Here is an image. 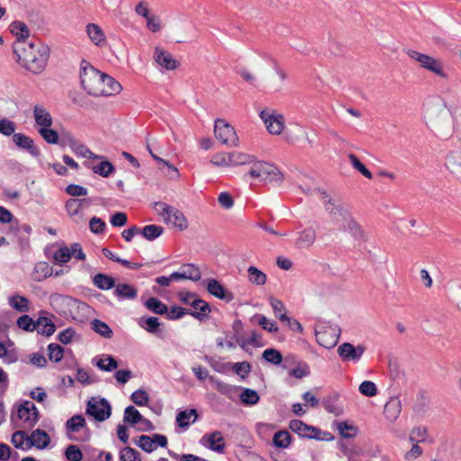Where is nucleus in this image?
Returning <instances> with one entry per match:
<instances>
[{"label": "nucleus", "instance_id": "nucleus-1", "mask_svg": "<svg viewBox=\"0 0 461 461\" xmlns=\"http://www.w3.org/2000/svg\"><path fill=\"white\" fill-rule=\"evenodd\" d=\"M424 119L427 126L440 138H448L454 131L453 117L447 110L446 102L438 95L425 101Z\"/></svg>", "mask_w": 461, "mask_h": 461}, {"label": "nucleus", "instance_id": "nucleus-2", "mask_svg": "<svg viewBox=\"0 0 461 461\" xmlns=\"http://www.w3.org/2000/svg\"><path fill=\"white\" fill-rule=\"evenodd\" d=\"M14 53L17 57V61L27 70L40 74L47 65L50 49L41 42L36 44L25 41H16L14 44Z\"/></svg>", "mask_w": 461, "mask_h": 461}, {"label": "nucleus", "instance_id": "nucleus-3", "mask_svg": "<svg viewBox=\"0 0 461 461\" xmlns=\"http://www.w3.org/2000/svg\"><path fill=\"white\" fill-rule=\"evenodd\" d=\"M103 78L104 73L95 69L86 60L81 62L80 82L88 95L93 96H102L104 95Z\"/></svg>", "mask_w": 461, "mask_h": 461}, {"label": "nucleus", "instance_id": "nucleus-4", "mask_svg": "<svg viewBox=\"0 0 461 461\" xmlns=\"http://www.w3.org/2000/svg\"><path fill=\"white\" fill-rule=\"evenodd\" d=\"M248 174L253 178L273 185H279L284 180L281 171L276 166L265 161L255 160Z\"/></svg>", "mask_w": 461, "mask_h": 461}, {"label": "nucleus", "instance_id": "nucleus-5", "mask_svg": "<svg viewBox=\"0 0 461 461\" xmlns=\"http://www.w3.org/2000/svg\"><path fill=\"white\" fill-rule=\"evenodd\" d=\"M315 192L320 194L321 199L324 200V209L329 214L330 221L339 225V228L352 216L350 211L345 205L336 203L334 199L329 196L325 190L317 188Z\"/></svg>", "mask_w": 461, "mask_h": 461}, {"label": "nucleus", "instance_id": "nucleus-6", "mask_svg": "<svg viewBox=\"0 0 461 461\" xmlns=\"http://www.w3.org/2000/svg\"><path fill=\"white\" fill-rule=\"evenodd\" d=\"M405 53L411 59L417 61L422 68L436 74L441 78H447V75L443 70V65L438 59L414 50H407Z\"/></svg>", "mask_w": 461, "mask_h": 461}, {"label": "nucleus", "instance_id": "nucleus-7", "mask_svg": "<svg viewBox=\"0 0 461 461\" xmlns=\"http://www.w3.org/2000/svg\"><path fill=\"white\" fill-rule=\"evenodd\" d=\"M86 412L96 421L102 422L110 418L112 407L105 398L92 397L87 402Z\"/></svg>", "mask_w": 461, "mask_h": 461}, {"label": "nucleus", "instance_id": "nucleus-8", "mask_svg": "<svg viewBox=\"0 0 461 461\" xmlns=\"http://www.w3.org/2000/svg\"><path fill=\"white\" fill-rule=\"evenodd\" d=\"M214 135L222 144L231 147L239 145V137L234 128L222 119L215 120Z\"/></svg>", "mask_w": 461, "mask_h": 461}, {"label": "nucleus", "instance_id": "nucleus-9", "mask_svg": "<svg viewBox=\"0 0 461 461\" xmlns=\"http://www.w3.org/2000/svg\"><path fill=\"white\" fill-rule=\"evenodd\" d=\"M289 428L295 433H297L300 437H304L308 438H315L321 440H330L333 437L330 436V433L324 432L325 437H321V430L318 428L310 426L303 422L299 420H293L289 423Z\"/></svg>", "mask_w": 461, "mask_h": 461}, {"label": "nucleus", "instance_id": "nucleus-10", "mask_svg": "<svg viewBox=\"0 0 461 461\" xmlns=\"http://www.w3.org/2000/svg\"><path fill=\"white\" fill-rule=\"evenodd\" d=\"M259 116L270 134L279 135L283 131L285 118L282 114H277L274 110H262Z\"/></svg>", "mask_w": 461, "mask_h": 461}, {"label": "nucleus", "instance_id": "nucleus-11", "mask_svg": "<svg viewBox=\"0 0 461 461\" xmlns=\"http://www.w3.org/2000/svg\"><path fill=\"white\" fill-rule=\"evenodd\" d=\"M18 418L23 421V429H32L39 420V411L35 404L26 401L18 408Z\"/></svg>", "mask_w": 461, "mask_h": 461}, {"label": "nucleus", "instance_id": "nucleus-12", "mask_svg": "<svg viewBox=\"0 0 461 461\" xmlns=\"http://www.w3.org/2000/svg\"><path fill=\"white\" fill-rule=\"evenodd\" d=\"M444 165L448 173L461 183V148L449 150L445 157Z\"/></svg>", "mask_w": 461, "mask_h": 461}, {"label": "nucleus", "instance_id": "nucleus-13", "mask_svg": "<svg viewBox=\"0 0 461 461\" xmlns=\"http://www.w3.org/2000/svg\"><path fill=\"white\" fill-rule=\"evenodd\" d=\"M365 350L366 348L363 345H357L355 347L349 342H344L338 347L337 352L344 362L351 361L357 363L362 357Z\"/></svg>", "mask_w": 461, "mask_h": 461}, {"label": "nucleus", "instance_id": "nucleus-14", "mask_svg": "<svg viewBox=\"0 0 461 461\" xmlns=\"http://www.w3.org/2000/svg\"><path fill=\"white\" fill-rule=\"evenodd\" d=\"M339 229L343 231L348 232L352 239L359 244L367 240L366 233L353 216L348 219V221L342 224Z\"/></svg>", "mask_w": 461, "mask_h": 461}, {"label": "nucleus", "instance_id": "nucleus-15", "mask_svg": "<svg viewBox=\"0 0 461 461\" xmlns=\"http://www.w3.org/2000/svg\"><path fill=\"white\" fill-rule=\"evenodd\" d=\"M13 141L18 148L27 150L32 157L38 158L41 156V150L35 146L33 140L25 134L14 133Z\"/></svg>", "mask_w": 461, "mask_h": 461}, {"label": "nucleus", "instance_id": "nucleus-16", "mask_svg": "<svg viewBox=\"0 0 461 461\" xmlns=\"http://www.w3.org/2000/svg\"><path fill=\"white\" fill-rule=\"evenodd\" d=\"M206 288L210 294L227 303L231 302L234 299V294L230 291L227 290L216 279H210L207 283Z\"/></svg>", "mask_w": 461, "mask_h": 461}, {"label": "nucleus", "instance_id": "nucleus-17", "mask_svg": "<svg viewBox=\"0 0 461 461\" xmlns=\"http://www.w3.org/2000/svg\"><path fill=\"white\" fill-rule=\"evenodd\" d=\"M154 59L158 65L167 70H173L178 68L179 62L173 56L159 47H156L154 50Z\"/></svg>", "mask_w": 461, "mask_h": 461}, {"label": "nucleus", "instance_id": "nucleus-18", "mask_svg": "<svg viewBox=\"0 0 461 461\" xmlns=\"http://www.w3.org/2000/svg\"><path fill=\"white\" fill-rule=\"evenodd\" d=\"M50 443V438L45 430L37 429L28 438V443L26 444V449L31 448L32 447H35L38 449L46 448Z\"/></svg>", "mask_w": 461, "mask_h": 461}, {"label": "nucleus", "instance_id": "nucleus-19", "mask_svg": "<svg viewBox=\"0 0 461 461\" xmlns=\"http://www.w3.org/2000/svg\"><path fill=\"white\" fill-rule=\"evenodd\" d=\"M83 203V201H79V198H70L65 203L68 216L77 224L84 221Z\"/></svg>", "mask_w": 461, "mask_h": 461}, {"label": "nucleus", "instance_id": "nucleus-20", "mask_svg": "<svg viewBox=\"0 0 461 461\" xmlns=\"http://www.w3.org/2000/svg\"><path fill=\"white\" fill-rule=\"evenodd\" d=\"M47 312H41L40 316L36 320V330L41 335L50 337L56 330V325L52 320L46 315Z\"/></svg>", "mask_w": 461, "mask_h": 461}, {"label": "nucleus", "instance_id": "nucleus-21", "mask_svg": "<svg viewBox=\"0 0 461 461\" xmlns=\"http://www.w3.org/2000/svg\"><path fill=\"white\" fill-rule=\"evenodd\" d=\"M202 443L210 449L221 453L225 447L224 438L220 431L206 434L202 438Z\"/></svg>", "mask_w": 461, "mask_h": 461}, {"label": "nucleus", "instance_id": "nucleus-22", "mask_svg": "<svg viewBox=\"0 0 461 461\" xmlns=\"http://www.w3.org/2000/svg\"><path fill=\"white\" fill-rule=\"evenodd\" d=\"M190 305L195 310V311H190L187 310V314L193 316L194 318L203 321L208 316V313L211 312V306L208 303L202 299H194Z\"/></svg>", "mask_w": 461, "mask_h": 461}, {"label": "nucleus", "instance_id": "nucleus-23", "mask_svg": "<svg viewBox=\"0 0 461 461\" xmlns=\"http://www.w3.org/2000/svg\"><path fill=\"white\" fill-rule=\"evenodd\" d=\"M402 411V403L397 396H392L384 405V415L390 422H394Z\"/></svg>", "mask_w": 461, "mask_h": 461}, {"label": "nucleus", "instance_id": "nucleus-24", "mask_svg": "<svg viewBox=\"0 0 461 461\" xmlns=\"http://www.w3.org/2000/svg\"><path fill=\"white\" fill-rule=\"evenodd\" d=\"M33 116L36 123L41 128L50 127L52 124V117L50 113L41 105H35L33 108Z\"/></svg>", "mask_w": 461, "mask_h": 461}, {"label": "nucleus", "instance_id": "nucleus-25", "mask_svg": "<svg viewBox=\"0 0 461 461\" xmlns=\"http://www.w3.org/2000/svg\"><path fill=\"white\" fill-rule=\"evenodd\" d=\"M316 240V232L312 228H306L299 233L295 245L300 249L310 248Z\"/></svg>", "mask_w": 461, "mask_h": 461}, {"label": "nucleus", "instance_id": "nucleus-26", "mask_svg": "<svg viewBox=\"0 0 461 461\" xmlns=\"http://www.w3.org/2000/svg\"><path fill=\"white\" fill-rule=\"evenodd\" d=\"M102 83L104 86V95H102V96H109L119 94L122 89L121 84L118 81L104 73Z\"/></svg>", "mask_w": 461, "mask_h": 461}, {"label": "nucleus", "instance_id": "nucleus-27", "mask_svg": "<svg viewBox=\"0 0 461 461\" xmlns=\"http://www.w3.org/2000/svg\"><path fill=\"white\" fill-rule=\"evenodd\" d=\"M86 33L91 41L97 46H102L105 42V36L102 28L95 23L86 25Z\"/></svg>", "mask_w": 461, "mask_h": 461}, {"label": "nucleus", "instance_id": "nucleus-28", "mask_svg": "<svg viewBox=\"0 0 461 461\" xmlns=\"http://www.w3.org/2000/svg\"><path fill=\"white\" fill-rule=\"evenodd\" d=\"M113 294L120 299L131 300L137 297V289L128 284H118Z\"/></svg>", "mask_w": 461, "mask_h": 461}, {"label": "nucleus", "instance_id": "nucleus-29", "mask_svg": "<svg viewBox=\"0 0 461 461\" xmlns=\"http://www.w3.org/2000/svg\"><path fill=\"white\" fill-rule=\"evenodd\" d=\"M256 158L254 156L241 153V152H230V166H240V165H252Z\"/></svg>", "mask_w": 461, "mask_h": 461}, {"label": "nucleus", "instance_id": "nucleus-30", "mask_svg": "<svg viewBox=\"0 0 461 461\" xmlns=\"http://www.w3.org/2000/svg\"><path fill=\"white\" fill-rule=\"evenodd\" d=\"M209 380L214 384L215 389L219 393L228 396L229 398H231L232 394L239 390V387L221 382L214 376H210Z\"/></svg>", "mask_w": 461, "mask_h": 461}, {"label": "nucleus", "instance_id": "nucleus-31", "mask_svg": "<svg viewBox=\"0 0 461 461\" xmlns=\"http://www.w3.org/2000/svg\"><path fill=\"white\" fill-rule=\"evenodd\" d=\"M86 427V422L83 415L76 414L68 419L66 422V429L68 432H78Z\"/></svg>", "mask_w": 461, "mask_h": 461}, {"label": "nucleus", "instance_id": "nucleus-32", "mask_svg": "<svg viewBox=\"0 0 461 461\" xmlns=\"http://www.w3.org/2000/svg\"><path fill=\"white\" fill-rule=\"evenodd\" d=\"M249 281L256 285H264L267 283V277L265 273L258 267L250 266L248 270Z\"/></svg>", "mask_w": 461, "mask_h": 461}, {"label": "nucleus", "instance_id": "nucleus-33", "mask_svg": "<svg viewBox=\"0 0 461 461\" xmlns=\"http://www.w3.org/2000/svg\"><path fill=\"white\" fill-rule=\"evenodd\" d=\"M10 32L17 37V41H25L29 37V29L23 22L14 21L10 24Z\"/></svg>", "mask_w": 461, "mask_h": 461}, {"label": "nucleus", "instance_id": "nucleus-34", "mask_svg": "<svg viewBox=\"0 0 461 461\" xmlns=\"http://www.w3.org/2000/svg\"><path fill=\"white\" fill-rule=\"evenodd\" d=\"M94 285L101 290H109L115 286L114 279L105 274H96L93 278Z\"/></svg>", "mask_w": 461, "mask_h": 461}, {"label": "nucleus", "instance_id": "nucleus-35", "mask_svg": "<svg viewBox=\"0 0 461 461\" xmlns=\"http://www.w3.org/2000/svg\"><path fill=\"white\" fill-rule=\"evenodd\" d=\"M144 304L147 309L156 314L162 315L168 312L167 306L156 297H150L145 302Z\"/></svg>", "mask_w": 461, "mask_h": 461}, {"label": "nucleus", "instance_id": "nucleus-36", "mask_svg": "<svg viewBox=\"0 0 461 461\" xmlns=\"http://www.w3.org/2000/svg\"><path fill=\"white\" fill-rule=\"evenodd\" d=\"M139 325L144 330H146L148 332L157 334L161 323L159 322V320L157 317H141L139 321Z\"/></svg>", "mask_w": 461, "mask_h": 461}, {"label": "nucleus", "instance_id": "nucleus-37", "mask_svg": "<svg viewBox=\"0 0 461 461\" xmlns=\"http://www.w3.org/2000/svg\"><path fill=\"white\" fill-rule=\"evenodd\" d=\"M170 219L174 227L179 229L180 230H184L187 228V220L185 217L184 213L176 208H173L172 212H170Z\"/></svg>", "mask_w": 461, "mask_h": 461}, {"label": "nucleus", "instance_id": "nucleus-38", "mask_svg": "<svg viewBox=\"0 0 461 461\" xmlns=\"http://www.w3.org/2000/svg\"><path fill=\"white\" fill-rule=\"evenodd\" d=\"M9 304L12 308L20 312H26L29 311V301L24 296L13 295L8 299Z\"/></svg>", "mask_w": 461, "mask_h": 461}, {"label": "nucleus", "instance_id": "nucleus-39", "mask_svg": "<svg viewBox=\"0 0 461 461\" xmlns=\"http://www.w3.org/2000/svg\"><path fill=\"white\" fill-rule=\"evenodd\" d=\"M91 328L92 330L98 333L100 336L110 339L113 336V330L104 321L95 319L91 321Z\"/></svg>", "mask_w": 461, "mask_h": 461}, {"label": "nucleus", "instance_id": "nucleus-40", "mask_svg": "<svg viewBox=\"0 0 461 461\" xmlns=\"http://www.w3.org/2000/svg\"><path fill=\"white\" fill-rule=\"evenodd\" d=\"M34 280L41 281L53 275L52 267L46 262H40L35 266Z\"/></svg>", "mask_w": 461, "mask_h": 461}, {"label": "nucleus", "instance_id": "nucleus-41", "mask_svg": "<svg viewBox=\"0 0 461 461\" xmlns=\"http://www.w3.org/2000/svg\"><path fill=\"white\" fill-rule=\"evenodd\" d=\"M192 416H194V419L192 422H194L195 419L197 418V411L195 409H190L186 411H181L176 415V422L179 427L181 428H186L190 425L191 421L190 419Z\"/></svg>", "mask_w": 461, "mask_h": 461}, {"label": "nucleus", "instance_id": "nucleus-42", "mask_svg": "<svg viewBox=\"0 0 461 461\" xmlns=\"http://www.w3.org/2000/svg\"><path fill=\"white\" fill-rule=\"evenodd\" d=\"M273 443L276 447L286 448L291 444V435L286 430H279L273 437Z\"/></svg>", "mask_w": 461, "mask_h": 461}, {"label": "nucleus", "instance_id": "nucleus-43", "mask_svg": "<svg viewBox=\"0 0 461 461\" xmlns=\"http://www.w3.org/2000/svg\"><path fill=\"white\" fill-rule=\"evenodd\" d=\"M164 232V228L159 225L150 224L142 228V237L147 240H154Z\"/></svg>", "mask_w": 461, "mask_h": 461}, {"label": "nucleus", "instance_id": "nucleus-44", "mask_svg": "<svg viewBox=\"0 0 461 461\" xmlns=\"http://www.w3.org/2000/svg\"><path fill=\"white\" fill-rule=\"evenodd\" d=\"M142 420V415L135 407L131 405L125 408L123 416L124 422L135 425L140 422Z\"/></svg>", "mask_w": 461, "mask_h": 461}, {"label": "nucleus", "instance_id": "nucleus-45", "mask_svg": "<svg viewBox=\"0 0 461 461\" xmlns=\"http://www.w3.org/2000/svg\"><path fill=\"white\" fill-rule=\"evenodd\" d=\"M262 357L265 361L275 366H278L283 362V356L281 352L273 348L264 350Z\"/></svg>", "mask_w": 461, "mask_h": 461}, {"label": "nucleus", "instance_id": "nucleus-46", "mask_svg": "<svg viewBox=\"0 0 461 461\" xmlns=\"http://www.w3.org/2000/svg\"><path fill=\"white\" fill-rule=\"evenodd\" d=\"M269 302L276 317L278 318L281 321L285 322L286 320H288V317L285 314V308L284 303L280 300L274 297H270Z\"/></svg>", "mask_w": 461, "mask_h": 461}, {"label": "nucleus", "instance_id": "nucleus-47", "mask_svg": "<svg viewBox=\"0 0 461 461\" xmlns=\"http://www.w3.org/2000/svg\"><path fill=\"white\" fill-rule=\"evenodd\" d=\"M92 170L103 177H108L114 171V167L111 162L102 160L98 165L92 167Z\"/></svg>", "mask_w": 461, "mask_h": 461}, {"label": "nucleus", "instance_id": "nucleus-48", "mask_svg": "<svg viewBox=\"0 0 461 461\" xmlns=\"http://www.w3.org/2000/svg\"><path fill=\"white\" fill-rule=\"evenodd\" d=\"M181 270L185 279L192 281H198L201 278V272L197 267L193 264H184L181 266Z\"/></svg>", "mask_w": 461, "mask_h": 461}, {"label": "nucleus", "instance_id": "nucleus-49", "mask_svg": "<svg viewBox=\"0 0 461 461\" xmlns=\"http://www.w3.org/2000/svg\"><path fill=\"white\" fill-rule=\"evenodd\" d=\"M288 374L290 376L302 379L310 375V367L305 362H298L294 368L288 370Z\"/></svg>", "mask_w": 461, "mask_h": 461}, {"label": "nucleus", "instance_id": "nucleus-50", "mask_svg": "<svg viewBox=\"0 0 461 461\" xmlns=\"http://www.w3.org/2000/svg\"><path fill=\"white\" fill-rule=\"evenodd\" d=\"M337 428L339 430L340 435L345 438H352L356 437L357 429L348 424L347 421L337 422Z\"/></svg>", "mask_w": 461, "mask_h": 461}, {"label": "nucleus", "instance_id": "nucleus-51", "mask_svg": "<svg viewBox=\"0 0 461 461\" xmlns=\"http://www.w3.org/2000/svg\"><path fill=\"white\" fill-rule=\"evenodd\" d=\"M240 400L244 404L254 405L258 402L259 395L255 390L245 388L240 393Z\"/></svg>", "mask_w": 461, "mask_h": 461}, {"label": "nucleus", "instance_id": "nucleus-52", "mask_svg": "<svg viewBox=\"0 0 461 461\" xmlns=\"http://www.w3.org/2000/svg\"><path fill=\"white\" fill-rule=\"evenodd\" d=\"M348 159L352 165V167L360 172L363 176H365L368 179H372V173L366 167V166L358 159V158L355 154H349Z\"/></svg>", "mask_w": 461, "mask_h": 461}, {"label": "nucleus", "instance_id": "nucleus-53", "mask_svg": "<svg viewBox=\"0 0 461 461\" xmlns=\"http://www.w3.org/2000/svg\"><path fill=\"white\" fill-rule=\"evenodd\" d=\"M63 354L64 348L60 345L50 343L48 346V357L50 360L58 363L62 359Z\"/></svg>", "mask_w": 461, "mask_h": 461}, {"label": "nucleus", "instance_id": "nucleus-54", "mask_svg": "<svg viewBox=\"0 0 461 461\" xmlns=\"http://www.w3.org/2000/svg\"><path fill=\"white\" fill-rule=\"evenodd\" d=\"M39 133L49 144H58L59 140V133L50 127L40 128Z\"/></svg>", "mask_w": 461, "mask_h": 461}, {"label": "nucleus", "instance_id": "nucleus-55", "mask_svg": "<svg viewBox=\"0 0 461 461\" xmlns=\"http://www.w3.org/2000/svg\"><path fill=\"white\" fill-rule=\"evenodd\" d=\"M71 258V252L67 246L60 247L53 253V260L59 264L68 263Z\"/></svg>", "mask_w": 461, "mask_h": 461}, {"label": "nucleus", "instance_id": "nucleus-56", "mask_svg": "<svg viewBox=\"0 0 461 461\" xmlns=\"http://www.w3.org/2000/svg\"><path fill=\"white\" fill-rule=\"evenodd\" d=\"M17 326L26 331H34L36 330V321L31 318L29 315H22L17 320Z\"/></svg>", "mask_w": 461, "mask_h": 461}, {"label": "nucleus", "instance_id": "nucleus-57", "mask_svg": "<svg viewBox=\"0 0 461 461\" xmlns=\"http://www.w3.org/2000/svg\"><path fill=\"white\" fill-rule=\"evenodd\" d=\"M153 208L158 212V213L164 218L165 221H171L170 212H172L173 206L168 205L162 202H156L153 204Z\"/></svg>", "mask_w": 461, "mask_h": 461}, {"label": "nucleus", "instance_id": "nucleus-58", "mask_svg": "<svg viewBox=\"0 0 461 461\" xmlns=\"http://www.w3.org/2000/svg\"><path fill=\"white\" fill-rule=\"evenodd\" d=\"M120 460L121 461H140V453L130 447H124L120 452Z\"/></svg>", "mask_w": 461, "mask_h": 461}, {"label": "nucleus", "instance_id": "nucleus-59", "mask_svg": "<svg viewBox=\"0 0 461 461\" xmlns=\"http://www.w3.org/2000/svg\"><path fill=\"white\" fill-rule=\"evenodd\" d=\"M28 438L24 430H17L12 435L11 442L16 448L25 449L23 444L25 441L28 443Z\"/></svg>", "mask_w": 461, "mask_h": 461}, {"label": "nucleus", "instance_id": "nucleus-60", "mask_svg": "<svg viewBox=\"0 0 461 461\" xmlns=\"http://www.w3.org/2000/svg\"><path fill=\"white\" fill-rule=\"evenodd\" d=\"M65 456L69 461H81L83 453L80 448L76 445H69L66 448Z\"/></svg>", "mask_w": 461, "mask_h": 461}, {"label": "nucleus", "instance_id": "nucleus-61", "mask_svg": "<svg viewBox=\"0 0 461 461\" xmlns=\"http://www.w3.org/2000/svg\"><path fill=\"white\" fill-rule=\"evenodd\" d=\"M359 392L367 397H373L377 393V388L374 382L364 381L359 385Z\"/></svg>", "mask_w": 461, "mask_h": 461}, {"label": "nucleus", "instance_id": "nucleus-62", "mask_svg": "<svg viewBox=\"0 0 461 461\" xmlns=\"http://www.w3.org/2000/svg\"><path fill=\"white\" fill-rule=\"evenodd\" d=\"M131 400L138 406H145L149 402V395L144 390L139 389L131 393Z\"/></svg>", "mask_w": 461, "mask_h": 461}, {"label": "nucleus", "instance_id": "nucleus-63", "mask_svg": "<svg viewBox=\"0 0 461 461\" xmlns=\"http://www.w3.org/2000/svg\"><path fill=\"white\" fill-rule=\"evenodd\" d=\"M138 446L142 450H144L145 452H148V453L152 452L156 448L155 441L153 440V438L150 436H147V435H141L140 437Z\"/></svg>", "mask_w": 461, "mask_h": 461}, {"label": "nucleus", "instance_id": "nucleus-64", "mask_svg": "<svg viewBox=\"0 0 461 461\" xmlns=\"http://www.w3.org/2000/svg\"><path fill=\"white\" fill-rule=\"evenodd\" d=\"M65 191L68 194H69L73 198L79 197V196H85L88 194V191L86 187L78 185H75V184L68 185L66 187Z\"/></svg>", "mask_w": 461, "mask_h": 461}]
</instances>
